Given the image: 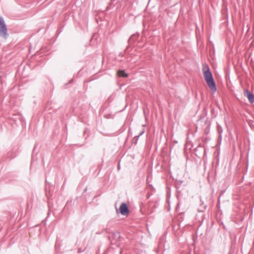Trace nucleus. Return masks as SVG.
I'll list each match as a JSON object with an SVG mask.
<instances>
[{
    "mask_svg": "<svg viewBox=\"0 0 254 254\" xmlns=\"http://www.w3.org/2000/svg\"><path fill=\"white\" fill-rule=\"evenodd\" d=\"M203 73L205 80L212 92H215L216 91L215 83L214 81L211 72L208 66L206 65L203 67Z\"/></svg>",
    "mask_w": 254,
    "mask_h": 254,
    "instance_id": "nucleus-1",
    "label": "nucleus"
},
{
    "mask_svg": "<svg viewBox=\"0 0 254 254\" xmlns=\"http://www.w3.org/2000/svg\"><path fill=\"white\" fill-rule=\"evenodd\" d=\"M7 35V29L3 20L0 18V36L5 38Z\"/></svg>",
    "mask_w": 254,
    "mask_h": 254,
    "instance_id": "nucleus-2",
    "label": "nucleus"
},
{
    "mask_svg": "<svg viewBox=\"0 0 254 254\" xmlns=\"http://www.w3.org/2000/svg\"><path fill=\"white\" fill-rule=\"evenodd\" d=\"M120 211L124 215H127L128 214V209L126 203H123L121 204L120 207Z\"/></svg>",
    "mask_w": 254,
    "mask_h": 254,
    "instance_id": "nucleus-3",
    "label": "nucleus"
},
{
    "mask_svg": "<svg viewBox=\"0 0 254 254\" xmlns=\"http://www.w3.org/2000/svg\"><path fill=\"white\" fill-rule=\"evenodd\" d=\"M245 96L247 97L251 103L254 102V95L248 90L246 89L244 92Z\"/></svg>",
    "mask_w": 254,
    "mask_h": 254,
    "instance_id": "nucleus-4",
    "label": "nucleus"
},
{
    "mask_svg": "<svg viewBox=\"0 0 254 254\" xmlns=\"http://www.w3.org/2000/svg\"><path fill=\"white\" fill-rule=\"evenodd\" d=\"M117 75L119 77H127L128 76V74L126 73L124 70H119L117 71Z\"/></svg>",
    "mask_w": 254,
    "mask_h": 254,
    "instance_id": "nucleus-5",
    "label": "nucleus"
}]
</instances>
